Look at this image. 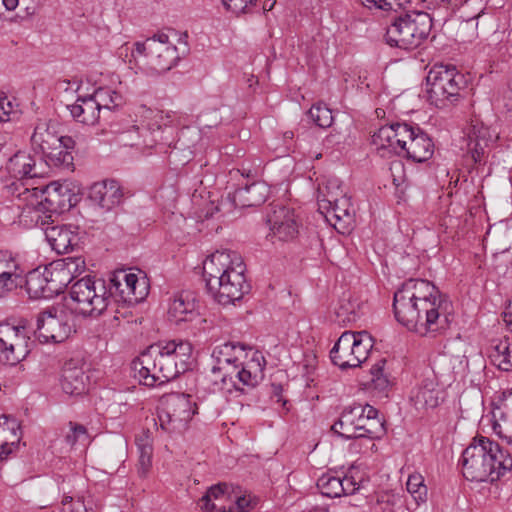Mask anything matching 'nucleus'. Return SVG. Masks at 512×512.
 I'll list each match as a JSON object with an SVG mask.
<instances>
[{
	"instance_id": "nucleus-8",
	"label": "nucleus",
	"mask_w": 512,
	"mask_h": 512,
	"mask_svg": "<svg viewBox=\"0 0 512 512\" xmlns=\"http://www.w3.org/2000/svg\"><path fill=\"white\" fill-rule=\"evenodd\" d=\"M426 85L431 104L443 109L460 100L467 80L454 65L435 64L427 74Z\"/></svg>"
},
{
	"instance_id": "nucleus-51",
	"label": "nucleus",
	"mask_w": 512,
	"mask_h": 512,
	"mask_svg": "<svg viewBox=\"0 0 512 512\" xmlns=\"http://www.w3.org/2000/svg\"><path fill=\"white\" fill-rule=\"evenodd\" d=\"M70 432L65 436L66 442L73 446L77 442H85L88 439V434L85 426L77 423L70 422Z\"/></svg>"
},
{
	"instance_id": "nucleus-58",
	"label": "nucleus",
	"mask_w": 512,
	"mask_h": 512,
	"mask_svg": "<svg viewBox=\"0 0 512 512\" xmlns=\"http://www.w3.org/2000/svg\"><path fill=\"white\" fill-rule=\"evenodd\" d=\"M200 507L204 512H214L216 508L215 504L212 503V499L209 495L205 494L199 501Z\"/></svg>"
},
{
	"instance_id": "nucleus-39",
	"label": "nucleus",
	"mask_w": 512,
	"mask_h": 512,
	"mask_svg": "<svg viewBox=\"0 0 512 512\" xmlns=\"http://www.w3.org/2000/svg\"><path fill=\"white\" fill-rule=\"evenodd\" d=\"M94 101L96 102L99 111L109 110L118 107L122 103V96L116 91L110 88H98L92 94Z\"/></svg>"
},
{
	"instance_id": "nucleus-46",
	"label": "nucleus",
	"mask_w": 512,
	"mask_h": 512,
	"mask_svg": "<svg viewBox=\"0 0 512 512\" xmlns=\"http://www.w3.org/2000/svg\"><path fill=\"white\" fill-rule=\"evenodd\" d=\"M311 120L321 128H328L333 123L332 111L324 104H314L308 111Z\"/></svg>"
},
{
	"instance_id": "nucleus-24",
	"label": "nucleus",
	"mask_w": 512,
	"mask_h": 512,
	"mask_svg": "<svg viewBox=\"0 0 512 512\" xmlns=\"http://www.w3.org/2000/svg\"><path fill=\"white\" fill-rule=\"evenodd\" d=\"M44 233L51 248L58 254L73 251L80 240L78 227L68 224L48 225Z\"/></svg>"
},
{
	"instance_id": "nucleus-13",
	"label": "nucleus",
	"mask_w": 512,
	"mask_h": 512,
	"mask_svg": "<svg viewBox=\"0 0 512 512\" xmlns=\"http://www.w3.org/2000/svg\"><path fill=\"white\" fill-rule=\"evenodd\" d=\"M107 288L109 304L114 300L116 303L128 306L136 305L143 301L149 293L147 279L126 270L115 271L109 279Z\"/></svg>"
},
{
	"instance_id": "nucleus-62",
	"label": "nucleus",
	"mask_w": 512,
	"mask_h": 512,
	"mask_svg": "<svg viewBox=\"0 0 512 512\" xmlns=\"http://www.w3.org/2000/svg\"><path fill=\"white\" fill-rule=\"evenodd\" d=\"M125 317H126V312L121 313L119 310H116V313L114 315L115 321L119 322L121 318H125Z\"/></svg>"
},
{
	"instance_id": "nucleus-57",
	"label": "nucleus",
	"mask_w": 512,
	"mask_h": 512,
	"mask_svg": "<svg viewBox=\"0 0 512 512\" xmlns=\"http://www.w3.org/2000/svg\"><path fill=\"white\" fill-rule=\"evenodd\" d=\"M283 387L281 384L272 383L270 386V396L273 401L276 403H283V405L286 404V401L283 399L282 396Z\"/></svg>"
},
{
	"instance_id": "nucleus-15",
	"label": "nucleus",
	"mask_w": 512,
	"mask_h": 512,
	"mask_svg": "<svg viewBox=\"0 0 512 512\" xmlns=\"http://www.w3.org/2000/svg\"><path fill=\"white\" fill-rule=\"evenodd\" d=\"M71 330L66 313L61 308L50 306L36 317L34 335L41 343H61L68 338Z\"/></svg>"
},
{
	"instance_id": "nucleus-49",
	"label": "nucleus",
	"mask_w": 512,
	"mask_h": 512,
	"mask_svg": "<svg viewBox=\"0 0 512 512\" xmlns=\"http://www.w3.org/2000/svg\"><path fill=\"white\" fill-rule=\"evenodd\" d=\"M504 352H509L508 338L505 337L503 339H497L491 342V350L489 357L493 364H495L499 369L500 364L502 365V362L504 361L503 358H501Z\"/></svg>"
},
{
	"instance_id": "nucleus-31",
	"label": "nucleus",
	"mask_w": 512,
	"mask_h": 512,
	"mask_svg": "<svg viewBox=\"0 0 512 512\" xmlns=\"http://www.w3.org/2000/svg\"><path fill=\"white\" fill-rule=\"evenodd\" d=\"M67 108L73 119L82 124L94 125L100 117L99 108L92 95L79 96L76 102Z\"/></svg>"
},
{
	"instance_id": "nucleus-22",
	"label": "nucleus",
	"mask_w": 512,
	"mask_h": 512,
	"mask_svg": "<svg viewBox=\"0 0 512 512\" xmlns=\"http://www.w3.org/2000/svg\"><path fill=\"white\" fill-rule=\"evenodd\" d=\"M31 144L34 150L42 153L43 157L55 146L66 145L67 148H75L76 142L71 136H59L55 126L46 122L36 125L31 136Z\"/></svg>"
},
{
	"instance_id": "nucleus-2",
	"label": "nucleus",
	"mask_w": 512,
	"mask_h": 512,
	"mask_svg": "<svg viewBox=\"0 0 512 512\" xmlns=\"http://www.w3.org/2000/svg\"><path fill=\"white\" fill-rule=\"evenodd\" d=\"M191 356L192 346L186 341L153 344L132 362V369L140 384L154 387L186 372Z\"/></svg>"
},
{
	"instance_id": "nucleus-6",
	"label": "nucleus",
	"mask_w": 512,
	"mask_h": 512,
	"mask_svg": "<svg viewBox=\"0 0 512 512\" xmlns=\"http://www.w3.org/2000/svg\"><path fill=\"white\" fill-rule=\"evenodd\" d=\"M133 46L131 57L135 64L151 75L171 70L180 60L177 47L169 43V35L165 32H158Z\"/></svg>"
},
{
	"instance_id": "nucleus-44",
	"label": "nucleus",
	"mask_w": 512,
	"mask_h": 512,
	"mask_svg": "<svg viewBox=\"0 0 512 512\" xmlns=\"http://www.w3.org/2000/svg\"><path fill=\"white\" fill-rule=\"evenodd\" d=\"M317 487L321 494L326 497L336 498L343 495L340 477L332 474L322 475L317 481Z\"/></svg>"
},
{
	"instance_id": "nucleus-27",
	"label": "nucleus",
	"mask_w": 512,
	"mask_h": 512,
	"mask_svg": "<svg viewBox=\"0 0 512 512\" xmlns=\"http://www.w3.org/2000/svg\"><path fill=\"white\" fill-rule=\"evenodd\" d=\"M123 193L114 180L97 182L89 189V199L104 210H111L122 201Z\"/></svg>"
},
{
	"instance_id": "nucleus-61",
	"label": "nucleus",
	"mask_w": 512,
	"mask_h": 512,
	"mask_svg": "<svg viewBox=\"0 0 512 512\" xmlns=\"http://www.w3.org/2000/svg\"><path fill=\"white\" fill-rule=\"evenodd\" d=\"M503 320L507 324V326L510 329V331L512 332V312L511 311L504 312L503 313Z\"/></svg>"
},
{
	"instance_id": "nucleus-33",
	"label": "nucleus",
	"mask_w": 512,
	"mask_h": 512,
	"mask_svg": "<svg viewBox=\"0 0 512 512\" xmlns=\"http://www.w3.org/2000/svg\"><path fill=\"white\" fill-rule=\"evenodd\" d=\"M26 291L30 298H52V291L49 284L46 268L43 272L34 270L28 273L26 277Z\"/></svg>"
},
{
	"instance_id": "nucleus-19",
	"label": "nucleus",
	"mask_w": 512,
	"mask_h": 512,
	"mask_svg": "<svg viewBox=\"0 0 512 512\" xmlns=\"http://www.w3.org/2000/svg\"><path fill=\"white\" fill-rule=\"evenodd\" d=\"M406 133L408 136L404 139L405 147L401 149L400 156L418 163L429 160L434 154V143L429 135L420 127L408 123Z\"/></svg>"
},
{
	"instance_id": "nucleus-11",
	"label": "nucleus",
	"mask_w": 512,
	"mask_h": 512,
	"mask_svg": "<svg viewBox=\"0 0 512 512\" xmlns=\"http://www.w3.org/2000/svg\"><path fill=\"white\" fill-rule=\"evenodd\" d=\"M196 413L197 405L190 395L183 393L164 395L158 410L160 428L171 435L182 434L187 430L189 422Z\"/></svg>"
},
{
	"instance_id": "nucleus-52",
	"label": "nucleus",
	"mask_w": 512,
	"mask_h": 512,
	"mask_svg": "<svg viewBox=\"0 0 512 512\" xmlns=\"http://www.w3.org/2000/svg\"><path fill=\"white\" fill-rule=\"evenodd\" d=\"M257 0H222L227 10L235 14L247 13L256 5Z\"/></svg>"
},
{
	"instance_id": "nucleus-38",
	"label": "nucleus",
	"mask_w": 512,
	"mask_h": 512,
	"mask_svg": "<svg viewBox=\"0 0 512 512\" xmlns=\"http://www.w3.org/2000/svg\"><path fill=\"white\" fill-rule=\"evenodd\" d=\"M243 350V346L239 343L227 342L216 346L212 352V358L214 360L213 365L225 364L239 360L237 352L242 353Z\"/></svg>"
},
{
	"instance_id": "nucleus-9",
	"label": "nucleus",
	"mask_w": 512,
	"mask_h": 512,
	"mask_svg": "<svg viewBox=\"0 0 512 512\" xmlns=\"http://www.w3.org/2000/svg\"><path fill=\"white\" fill-rule=\"evenodd\" d=\"M432 28V17L427 12L411 11L391 20L386 29V42L392 47L410 50L425 40Z\"/></svg>"
},
{
	"instance_id": "nucleus-28",
	"label": "nucleus",
	"mask_w": 512,
	"mask_h": 512,
	"mask_svg": "<svg viewBox=\"0 0 512 512\" xmlns=\"http://www.w3.org/2000/svg\"><path fill=\"white\" fill-rule=\"evenodd\" d=\"M427 9L444 8L455 11L463 8L461 17L466 21L479 18L484 13L480 0H421Z\"/></svg>"
},
{
	"instance_id": "nucleus-3",
	"label": "nucleus",
	"mask_w": 512,
	"mask_h": 512,
	"mask_svg": "<svg viewBox=\"0 0 512 512\" xmlns=\"http://www.w3.org/2000/svg\"><path fill=\"white\" fill-rule=\"evenodd\" d=\"M245 264L234 251H216L203 262V277L208 293L221 305L241 300L251 290Z\"/></svg>"
},
{
	"instance_id": "nucleus-7",
	"label": "nucleus",
	"mask_w": 512,
	"mask_h": 512,
	"mask_svg": "<svg viewBox=\"0 0 512 512\" xmlns=\"http://www.w3.org/2000/svg\"><path fill=\"white\" fill-rule=\"evenodd\" d=\"M332 429L345 439L380 438L384 433L383 421L378 410L371 405L354 404L346 407Z\"/></svg>"
},
{
	"instance_id": "nucleus-40",
	"label": "nucleus",
	"mask_w": 512,
	"mask_h": 512,
	"mask_svg": "<svg viewBox=\"0 0 512 512\" xmlns=\"http://www.w3.org/2000/svg\"><path fill=\"white\" fill-rule=\"evenodd\" d=\"M386 359L378 360L370 369V381L368 388L378 392H384L390 385L389 378L385 373Z\"/></svg>"
},
{
	"instance_id": "nucleus-5",
	"label": "nucleus",
	"mask_w": 512,
	"mask_h": 512,
	"mask_svg": "<svg viewBox=\"0 0 512 512\" xmlns=\"http://www.w3.org/2000/svg\"><path fill=\"white\" fill-rule=\"evenodd\" d=\"M462 474L475 482H495L512 468V458L497 442L479 436L463 451Z\"/></svg>"
},
{
	"instance_id": "nucleus-43",
	"label": "nucleus",
	"mask_w": 512,
	"mask_h": 512,
	"mask_svg": "<svg viewBox=\"0 0 512 512\" xmlns=\"http://www.w3.org/2000/svg\"><path fill=\"white\" fill-rule=\"evenodd\" d=\"M0 261L6 262L7 270L0 272V287L6 290H11L15 283L13 277H18L16 273L17 264L8 251H0Z\"/></svg>"
},
{
	"instance_id": "nucleus-56",
	"label": "nucleus",
	"mask_w": 512,
	"mask_h": 512,
	"mask_svg": "<svg viewBox=\"0 0 512 512\" xmlns=\"http://www.w3.org/2000/svg\"><path fill=\"white\" fill-rule=\"evenodd\" d=\"M341 486L343 487V495H352L359 490L360 486L353 477L345 476L340 478Z\"/></svg>"
},
{
	"instance_id": "nucleus-26",
	"label": "nucleus",
	"mask_w": 512,
	"mask_h": 512,
	"mask_svg": "<svg viewBox=\"0 0 512 512\" xmlns=\"http://www.w3.org/2000/svg\"><path fill=\"white\" fill-rule=\"evenodd\" d=\"M199 308L200 305L195 294L191 291H182L175 295L169 305V319L175 324L193 321L200 315Z\"/></svg>"
},
{
	"instance_id": "nucleus-1",
	"label": "nucleus",
	"mask_w": 512,
	"mask_h": 512,
	"mask_svg": "<svg viewBox=\"0 0 512 512\" xmlns=\"http://www.w3.org/2000/svg\"><path fill=\"white\" fill-rule=\"evenodd\" d=\"M393 309L399 323L425 335L448 328L452 303L428 280L409 279L395 291Z\"/></svg>"
},
{
	"instance_id": "nucleus-48",
	"label": "nucleus",
	"mask_w": 512,
	"mask_h": 512,
	"mask_svg": "<svg viewBox=\"0 0 512 512\" xmlns=\"http://www.w3.org/2000/svg\"><path fill=\"white\" fill-rule=\"evenodd\" d=\"M407 491L414 497L417 503L424 502L427 489L423 484V478L419 474L410 475L406 483Z\"/></svg>"
},
{
	"instance_id": "nucleus-54",
	"label": "nucleus",
	"mask_w": 512,
	"mask_h": 512,
	"mask_svg": "<svg viewBox=\"0 0 512 512\" xmlns=\"http://www.w3.org/2000/svg\"><path fill=\"white\" fill-rule=\"evenodd\" d=\"M13 113V104L5 95H0V122L10 120V114Z\"/></svg>"
},
{
	"instance_id": "nucleus-21",
	"label": "nucleus",
	"mask_w": 512,
	"mask_h": 512,
	"mask_svg": "<svg viewBox=\"0 0 512 512\" xmlns=\"http://www.w3.org/2000/svg\"><path fill=\"white\" fill-rule=\"evenodd\" d=\"M269 193L270 187L265 182L256 181L236 189L232 194L229 193L221 204L229 202L231 206L238 208L260 206L267 200Z\"/></svg>"
},
{
	"instance_id": "nucleus-4",
	"label": "nucleus",
	"mask_w": 512,
	"mask_h": 512,
	"mask_svg": "<svg viewBox=\"0 0 512 512\" xmlns=\"http://www.w3.org/2000/svg\"><path fill=\"white\" fill-rule=\"evenodd\" d=\"M5 188L16 201L14 206L21 210L19 222L27 227L39 224L40 212L60 214L74 205L72 201L75 195L66 183L55 181L41 187H23V184L15 183Z\"/></svg>"
},
{
	"instance_id": "nucleus-60",
	"label": "nucleus",
	"mask_w": 512,
	"mask_h": 512,
	"mask_svg": "<svg viewBox=\"0 0 512 512\" xmlns=\"http://www.w3.org/2000/svg\"><path fill=\"white\" fill-rule=\"evenodd\" d=\"M1 3L8 11H12L19 5L20 0H1Z\"/></svg>"
},
{
	"instance_id": "nucleus-42",
	"label": "nucleus",
	"mask_w": 512,
	"mask_h": 512,
	"mask_svg": "<svg viewBox=\"0 0 512 512\" xmlns=\"http://www.w3.org/2000/svg\"><path fill=\"white\" fill-rule=\"evenodd\" d=\"M75 148H67L66 145L55 146V149L48 151L44 156L50 165L55 167L70 168L73 165V150Z\"/></svg>"
},
{
	"instance_id": "nucleus-16",
	"label": "nucleus",
	"mask_w": 512,
	"mask_h": 512,
	"mask_svg": "<svg viewBox=\"0 0 512 512\" xmlns=\"http://www.w3.org/2000/svg\"><path fill=\"white\" fill-rule=\"evenodd\" d=\"M266 221L269 226L268 237L272 242H287L296 238L298 224L294 211L286 206L274 204L267 213Z\"/></svg>"
},
{
	"instance_id": "nucleus-18",
	"label": "nucleus",
	"mask_w": 512,
	"mask_h": 512,
	"mask_svg": "<svg viewBox=\"0 0 512 512\" xmlns=\"http://www.w3.org/2000/svg\"><path fill=\"white\" fill-rule=\"evenodd\" d=\"M42 163L27 151H17L11 156L5 166L7 173L15 179L11 184L21 183L23 187H33L29 181L42 175Z\"/></svg>"
},
{
	"instance_id": "nucleus-47",
	"label": "nucleus",
	"mask_w": 512,
	"mask_h": 512,
	"mask_svg": "<svg viewBox=\"0 0 512 512\" xmlns=\"http://www.w3.org/2000/svg\"><path fill=\"white\" fill-rule=\"evenodd\" d=\"M138 451V474L140 477H146L152 466L153 447L148 440H146L144 443H138Z\"/></svg>"
},
{
	"instance_id": "nucleus-20",
	"label": "nucleus",
	"mask_w": 512,
	"mask_h": 512,
	"mask_svg": "<svg viewBox=\"0 0 512 512\" xmlns=\"http://www.w3.org/2000/svg\"><path fill=\"white\" fill-rule=\"evenodd\" d=\"M84 366L79 359H70L64 363L60 384L65 394L80 396L88 391L89 376Z\"/></svg>"
},
{
	"instance_id": "nucleus-12",
	"label": "nucleus",
	"mask_w": 512,
	"mask_h": 512,
	"mask_svg": "<svg viewBox=\"0 0 512 512\" xmlns=\"http://www.w3.org/2000/svg\"><path fill=\"white\" fill-rule=\"evenodd\" d=\"M374 341L367 331H345L330 351L332 363L342 370L359 367L373 348Z\"/></svg>"
},
{
	"instance_id": "nucleus-25",
	"label": "nucleus",
	"mask_w": 512,
	"mask_h": 512,
	"mask_svg": "<svg viewBox=\"0 0 512 512\" xmlns=\"http://www.w3.org/2000/svg\"><path fill=\"white\" fill-rule=\"evenodd\" d=\"M467 151L475 163H482L485 160L487 148L496 139V134L483 123L475 122L466 134Z\"/></svg>"
},
{
	"instance_id": "nucleus-17",
	"label": "nucleus",
	"mask_w": 512,
	"mask_h": 512,
	"mask_svg": "<svg viewBox=\"0 0 512 512\" xmlns=\"http://www.w3.org/2000/svg\"><path fill=\"white\" fill-rule=\"evenodd\" d=\"M407 123H393L380 127L372 135V145L377 153L383 158L392 155H401V149L405 147V140L408 134Z\"/></svg>"
},
{
	"instance_id": "nucleus-55",
	"label": "nucleus",
	"mask_w": 512,
	"mask_h": 512,
	"mask_svg": "<svg viewBox=\"0 0 512 512\" xmlns=\"http://www.w3.org/2000/svg\"><path fill=\"white\" fill-rule=\"evenodd\" d=\"M229 489L230 486L227 483H219L211 486L206 494L209 495L211 499L218 500L224 498L225 495L229 493Z\"/></svg>"
},
{
	"instance_id": "nucleus-59",
	"label": "nucleus",
	"mask_w": 512,
	"mask_h": 512,
	"mask_svg": "<svg viewBox=\"0 0 512 512\" xmlns=\"http://www.w3.org/2000/svg\"><path fill=\"white\" fill-rule=\"evenodd\" d=\"M249 501L245 497H238L235 506L229 508V512H245Z\"/></svg>"
},
{
	"instance_id": "nucleus-45",
	"label": "nucleus",
	"mask_w": 512,
	"mask_h": 512,
	"mask_svg": "<svg viewBox=\"0 0 512 512\" xmlns=\"http://www.w3.org/2000/svg\"><path fill=\"white\" fill-rule=\"evenodd\" d=\"M60 489L65 494L62 500L61 512H94L91 508L86 506L83 498L76 495L74 491L67 490L64 485L60 487Z\"/></svg>"
},
{
	"instance_id": "nucleus-37",
	"label": "nucleus",
	"mask_w": 512,
	"mask_h": 512,
	"mask_svg": "<svg viewBox=\"0 0 512 512\" xmlns=\"http://www.w3.org/2000/svg\"><path fill=\"white\" fill-rule=\"evenodd\" d=\"M454 358L449 355H439L433 361L432 370L435 381L439 384H446L454 379V366L452 364Z\"/></svg>"
},
{
	"instance_id": "nucleus-35",
	"label": "nucleus",
	"mask_w": 512,
	"mask_h": 512,
	"mask_svg": "<svg viewBox=\"0 0 512 512\" xmlns=\"http://www.w3.org/2000/svg\"><path fill=\"white\" fill-rule=\"evenodd\" d=\"M346 195V192H344L342 188L341 181L338 178L332 177L327 179L318 189L319 209L331 207V202H335L340 197Z\"/></svg>"
},
{
	"instance_id": "nucleus-64",
	"label": "nucleus",
	"mask_w": 512,
	"mask_h": 512,
	"mask_svg": "<svg viewBox=\"0 0 512 512\" xmlns=\"http://www.w3.org/2000/svg\"><path fill=\"white\" fill-rule=\"evenodd\" d=\"M285 139H292L293 138V132H285L284 133Z\"/></svg>"
},
{
	"instance_id": "nucleus-41",
	"label": "nucleus",
	"mask_w": 512,
	"mask_h": 512,
	"mask_svg": "<svg viewBox=\"0 0 512 512\" xmlns=\"http://www.w3.org/2000/svg\"><path fill=\"white\" fill-rule=\"evenodd\" d=\"M386 359L378 360L370 369V381L368 388L378 392H384L390 385L389 378L385 373Z\"/></svg>"
},
{
	"instance_id": "nucleus-23",
	"label": "nucleus",
	"mask_w": 512,
	"mask_h": 512,
	"mask_svg": "<svg viewBox=\"0 0 512 512\" xmlns=\"http://www.w3.org/2000/svg\"><path fill=\"white\" fill-rule=\"evenodd\" d=\"M319 210L338 232L345 234L353 228L355 210L347 195L340 197L335 202H331V207Z\"/></svg>"
},
{
	"instance_id": "nucleus-14",
	"label": "nucleus",
	"mask_w": 512,
	"mask_h": 512,
	"mask_svg": "<svg viewBox=\"0 0 512 512\" xmlns=\"http://www.w3.org/2000/svg\"><path fill=\"white\" fill-rule=\"evenodd\" d=\"M30 336L25 326L0 324V362L16 365L30 353Z\"/></svg>"
},
{
	"instance_id": "nucleus-30",
	"label": "nucleus",
	"mask_w": 512,
	"mask_h": 512,
	"mask_svg": "<svg viewBox=\"0 0 512 512\" xmlns=\"http://www.w3.org/2000/svg\"><path fill=\"white\" fill-rule=\"evenodd\" d=\"M434 378H425L421 385L413 391L411 401L417 410L435 408L440 402L441 391Z\"/></svg>"
},
{
	"instance_id": "nucleus-34",
	"label": "nucleus",
	"mask_w": 512,
	"mask_h": 512,
	"mask_svg": "<svg viewBox=\"0 0 512 512\" xmlns=\"http://www.w3.org/2000/svg\"><path fill=\"white\" fill-rule=\"evenodd\" d=\"M262 378V367L260 362L252 359L250 362L242 363L233 389L243 391L242 386L253 388L258 385Z\"/></svg>"
},
{
	"instance_id": "nucleus-50",
	"label": "nucleus",
	"mask_w": 512,
	"mask_h": 512,
	"mask_svg": "<svg viewBox=\"0 0 512 512\" xmlns=\"http://www.w3.org/2000/svg\"><path fill=\"white\" fill-rule=\"evenodd\" d=\"M401 496L394 493H383L377 499V505L382 512H395L396 507H402Z\"/></svg>"
},
{
	"instance_id": "nucleus-32",
	"label": "nucleus",
	"mask_w": 512,
	"mask_h": 512,
	"mask_svg": "<svg viewBox=\"0 0 512 512\" xmlns=\"http://www.w3.org/2000/svg\"><path fill=\"white\" fill-rule=\"evenodd\" d=\"M242 362L239 360L225 364L213 365L211 373L214 384H220L219 389L231 392L236 386V380L239 374Z\"/></svg>"
},
{
	"instance_id": "nucleus-63",
	"label": "nucleus",
	"mask_w": 512,
	"mask_h": 512,
	"mask_svg": "<svg viewBox=\"0 0 512 512\" xmlns=\"http://www.w3.org/2000/svg\"><path fill=\"white\" fill-rule=\"evenodd\" d=\"M131 136L138 134V128L136 126H131V128L127 131Z\"/></svg>"
},
{
	"instance_id": "nucleus-10",
	"label": "nucleus",
	"mask_w": 512,
	"mask_h": 512,
	"mask_svg": "<svg viewBox=\"0 0 512 512\" xmlns=\"http://www.w3.org/2000/svg\"><path fill=\"white\" fill-rule=\"evenodd\" d=\"M69 294L75 311L85 317L96 318L109 306V290L101 278L86 275L71 285Z\"/></svg>"
},
{
	"instance_id": "nucleus-29",
	"label": "nucleus",
	"mask_w": 512,
	"mask_h": 512,
	"mask_svg": "<svg viewBox=\"0 0 512 512\" xmlns=\"http://www.w3.org/2000/svg\"><path fill=\"white\" fill-rule=\"evenodd\" d=\"M20 441V424L14 417L0 416V460L13 452Z\"/></svg>"
},
{
	"instance_id": "nucleus-53",
	"label": "nucleus",
	"mask_w": 512,
	"mask_h": 512,
	"mask_svg": "<svg viewBox=\"0 0 512 512\" xmlns=\"http://www.w3.org/2000/svg\"><path fill=\"white\" fill-rule=\"evenodd\" d=\"M61 266L66 267L74 278L85 270V261L82 257H67L61 260Z\"/></svg>"
},
{
	"instance_id": "nucleus-36",
	"label": "nucleus",
	"mask_w": 512,
	"mask_h": 512,
	"mask_svg": "<svg viewBox=\"0 0 512 512\" xmlns=\"http://www.w3.org/2000/svg\"><path fill=\"white\" fill-rule=\"evenodd\" d=\"M52 295H58L73 280V275L69 274L66 267L61 266V261L55 263L50 268H46Z\"/></svg>"
}]
</instances>
